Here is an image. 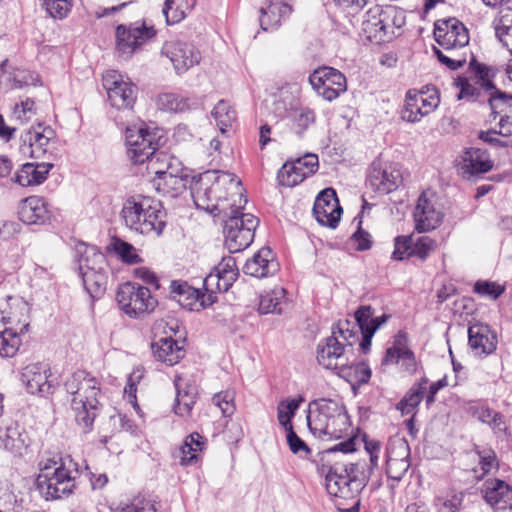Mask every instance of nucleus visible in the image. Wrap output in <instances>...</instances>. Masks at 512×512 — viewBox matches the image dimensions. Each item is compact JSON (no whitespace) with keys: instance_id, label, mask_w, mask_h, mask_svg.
<instances>
[{"instance_id":"obj_45","label":"nucleus","mask_w":512,"mask_h":512,"mask_svg":"<svg viewBox=\"0 0 512 512\" xmlns=\"http://www.w3.org/2000/svg\"><path fill=\"white\" fill-rule=\"evenodd\" d=\"M197 101L174 93H164L158 97V106L161 110L170 112H184L194 108Z\"/></svg>"},{"instance_id":"obj_41","label":"nucleus","mask_w":512,"mask_h":512,"mask_svg":"<svg viewBox=\"0 0 512 512\" xmlns=\"http://www.w3.org/2000/svg\"><path fill=\"white\" fill-rule=\"evenodd\" d=\"M0 441L5 450L15 455H22L28 447L26 434L21 432L16 425L8 426L4 431H1Z\"/></svg>"},{"instance_id":"obj_42","label":"nucleus","mask_w":512,"mask_h":512,"mask_svg":"<svg viewBox=\"0 0 512 512\" xmlns=\"http://www.w3.org/2000/svg\"><path fill=\"white\" fill-rule=\"evenodd\" d=\"M196 0H165L162 13L166 23L173 25L181 22L193 9Z\"/></svg>"},{"instance_id":"obj_58","label":"nucleus","mask_w":512,"mask_h":512,"mask_svg":"<svg viewBox=\"0 0 512 512\" xmlns=\"http://www.w3.org/2000/svg\"><path fill=\"white\" fill-rule=\"evenodd\" d=\"M355 326L348 320L339 321L332 331L336 332V336L347 348H352L353 344L358 340Z\"/></svg>"},{"instance_id":"obj_12","label":"nucleus","mask_w":512,"mask_h":512,"mask_svg":"<svg viewBox=\"0 0 512 512\" xmlns=\"http://www.w3.org/2000/svg\"><path fill=\"white\" fill-rule=\"evenodd\" d=\"M396 10L393 7L383 8L375 5L365 13L362 21V32L370 41H385L394 34Z\"/></svg>"},{"instance_id":"obj_47","label":"nucleus","mask_w":512,"mask_h":512,"mask_svg":"<svg viewBox=\"0 0 512 512\" xmlns=\"http://www.w3.org/2000/svg\"><path fill=\"white\" fill-rule=\"evenodd\" d=\"M428 380L423 378L418 385H414L407 395L397 404V409L403 415L414 414L415 408L419 405L426 390Z\"/></svg>"},{"instance_id":"obj_61","label":"nucleus","mask_w":512,"mask_h":512,"mask_svg":"<svg viewBox=\"0 0 512 512\" xmlns=\"http://www.w3.org/2000/svg\"><path fill=\"white\" fill-rule=\"evenodd\" d=\"M505 288L504 286L490 281H477L474 285V292L483 297H488L490 299H497L500 297Z\"/></svg>"},{"instance_id":"obj_40","label":"nucleus","mask_w":512,"mask_h":512,"mask_svg":"<svg viewBox=\"0 0 512 512\" xmlns=\"http://www.w3.org/2000/svg\"><path fill=\"white\" fill-rule=\"evenodd\" d=\"M286 305V290L282 287H275L260 295L258 310L261 314H281Z\"/></svg>"},{"instance_id":"obj_62","label":"nucleus","mask_w":512,"mask_h":512,"mask_svg":"<svg viewBox=\"0 0 512 512\" xmlns=\"http://www.w3.org/2000/svg\"><path fill=\"white\" fill-rule=\"evenodd\" d=\"M435 246V241L428 236H421L418 237L416 240L413 239V256L425 260L430 255V253L435 249Z\"/></svg>"},{"instance_id":"obj_26","label":"nucleus","mask_w":512,"mask_h":512,"mask_svg":"<svg viewBox=\"0 0 512 512\" xmlns=\"http://www.w3.org/2000/svg\"><path fill=\"white\" fill-rule=\"evenodd\" d=\"M49 375L50 369L47 364L31 363L22 369L21 381L29 393L45 396L52 393Z\"/></svg>"},{"instance_id":"obj_50","label":"nucleus","mask_w":512,"mask_h":512,"mask_svg":"<svg viewBox=\"0 0 512 512\" xmlns=\"http://www.w3.org/2000/svg\"><path fill=\"white\" fill-rule=\"evenodd\" d=\"M211 114L214 120L216 121V124L221 134H224L236 120L235 110L231 107V105L228 102L224 100H220L215 105Z\"/></svg>"},{"instance_id":"obj_30","label":"nucleus","mask_w":512,"mask_h":512,"mask_svg":"<svg viewBox=\"0 0 512 512\" xmlns=\"http://www.w3.org/2000/svg\"><path fill=\"white\" fill-rule=\"evenodd\" d=\"M493 164L486 150L480 148H468L465 150L459 171L464 178L486 173L491 170Z\"/></svg>"},{"instance_id":"obj_5","label":"nucleus","mask_w":512,"mask_h":512,"mask_svg":"<svg viewBox=\"0 0 512 512\" xmlns=\"http://www.w3.org/2000/svg\"><path fill=\"white\" fill-rule=\"evenodd\" d=\"M73 257L87 293L93 299L103 296L108 283L105 255L96 246L79 242L75 245Z\"/></svg>"},{"instance_id":"obj_21","label":"nucleus","mask_w":512,"mask_h":512,"mask_svg":"<svg viewBox=\"0 0 512 512\" xmlns=\"http://www.w3.org/2000/svg\"><path fill=\"white\" fill-rule=\"evenodd\" d=\"M402 182V175L396 165L373 162L368 174L367 184L371 189L388 194L398 188Z\"/></svg>"},{"instance_id":"obj_34","label":"nucleus","mask_w":512,"mask_h":512,"mask_svg":"<svg viewBox=\"0 0 512 512\" xmlns=\"http://www.w3.org/2000/svg\"><path fill=\"white\" fill-rule=\"evenodd\" d=\"M278 270V263L274 260L270 248L260 249L251 259H248L243 266V272L256 278H263L273 275Z\"/></svg>"},{"instance_id":"obj_22","label":"nucleus","mask_w":512,"mask_h":512,"mask_svg":"<svg viewBox=\"0 0 512 512\" xmlns=\"http://www.w3.org/2000/svg\"><path fill=\"white\" fill-rule=\"evenodd\" d=\"M238 274L235 258L223 257L214 271L203 279V288L206 292H226L236 281Z\"/></svg>"},{"instance_id":"obj_17","label":"nucleus","mask_w":512,"mask_h":512,"mask_svg":"<svg viewBox=\"0 0 512 512\" xmlns=\"http://www.w3.org/2000/svg\"><path fill=\"white\" fill-rule=\"evenodd\" d=\"M434 36L437 43L447 51L465 47L469 43L467 28L455 18L436 22Z\"/></svg>"},{"instance_id":"obj_18","label":"nucleus","mask_w":512,"mask_h":512,"mask_svg":"<svg viewBox=\"0 0 512 512\" xmlns=\"http://www.w3.org/2000/svg\"><path fill=\"white\" fill-rule=\"evenodd\" d=\"M55 131L48 125L38 123L21 134V149L32 158H42L49 150Z\"/></svg>"},{"instance_id":"obj_36","label":"nucleus","mask_w":512,"mask_h":512,"mask_svg":"<svg viewBox=\"0 0 512 512\" xmlns=\"http://www.w3.org/2000/svg\"><path fill=\"white\" fill-rule=\"evenodd\" d=\"M490 108L494 118L500 116L498 134L504 137L512 135V95L499 94L490 99Z\"/></svg>"},{"instance_id":"obj_64","label":"nucleus","mask_w":512,"mask_h":512,"mask_svg":"<svg viewBox=\"0 0 512 512\" xmlns=\"http://www.w3.org/2000/svg\"><path fill=\"white\" fill-rule=\"evenodd\" d=\"M114 512H157L156 503L150 499H135L130 504Z\"/></svg>"},{"instance_id":"obj_38","label":"nucleus","mask_w":512,"mask_h":512,"mask_svg":"<svg viewBox=\"0 0 512 512\" xmlns=\"http://www.w3.org/2000/svg\"><path fill=\"white\" fill-rule=\"evenodd\" d=\"M470 72L476 78V85H478L484 93L487 94L488 102L492 97H496L499 94H506L500 91L492 82V78L495 75V70L492 67L478 63L474 58L469 63Z\"/></svg>"},{"instance_id":"obj_52","label":"nucleus","mask_w":512,"mask_h":512,"mask_svg":"<svg viewBox=\"0 0 512 512\" xmlns=\"http://www.w3.org/2000/svg\"><path fill=\"white\" fill-rule=\"evenodd\" d=\"M303 401V397L299 396L298 398L287 399L279 403L277 408V418L279 423L286 430H289V426H292L291 420Z\"/></svg>"},{"instance_id":"obj_14","label":"nucleus","mask_w":512,"mask_h":512,"mask_svg":"<svg viewBox=\"0 0 512 512\" xmlns=\"http://www.w3.org/2000/svg\"><path fill=\"white\" fill-rule=\"evenodd\" d=\"M313 89L325 100L333 101L347 90L346 77L332 67H319L309 76Z\"/></svg>"},{"instance_id":"obj_16","label":"nucleus","mask_w":512,"mask_h":512,"mask_svg":"<svg viewBox=\"0 0 512 512\" xmlns=\"http://www.w3.org/2000/svg\"><path fill=\"white\" fill-rule=\"evenodd\" d=\"M415 229L418 232H428L436 229L443 220V212L437 206L436 196L430 191H424L419 196L414 209Z\"/></svg>"},{"instance_id":"obj_9","label":"nucleus","mask_w":512,"mask_h":512,"mask_svg":"<svg viewBox=\"0 0 512 512\" xmlns=\"http://www.w3.org/2000/svg\"><path fill=\"white\" fill-rule=\"evenodd\" d=\"M162 135L160 130L142 126L127 127L125 130V142L127 157L134 164H142L149 160L160 146Z\"/></svg>"},{"instance_id":"obj_6","label":"nucleus","mask_w":512,"mask_h":512,"mask_svg":"<svg viewBox=\"0 0 512 512\" xmlns=\"http://www.w3.org/2000/svg\"><path fill=\"white\" fill-rule=\"evenodd\" d=\"M307 423L313 435L323 438H341L349 428V418L343 405L331 399L309 403Z\"/></svg>"},{"instance_id":"obj_27","label":"nucleus","mask_w":512,"mask_h":512,"mask_svg":"<svg viewBox=\"0 0 512 512\" xmlns=\"http://www.w3.org/2000/svg\"><path fill=\"white\" fill-rule=\"evenodd\" d=\"M497 335L483 323H473L468 328V344L477 356H488L497 348Z\"/></svg>"},{"instance_id":"obj_32","label":"nucleus","mask_w":512,"mask_h":512,"mask_svg":"<svg viewBox=\"0 0 512 512\" xmlns=\"http://www.w3.org/2000/svg\"><path fill=\"white\" fill-rule=\"evenodd\" d=\"M18 214L20 220L29 225L45 223L51 216L47 202L39 196H30L23 200Z\"/></svg>"},{"instance_id":"obj_25","label":"nucleus","mask_w":512,"mask_h":512,"mask_svg":"<svg viewBox=\"0 0 512 512\" xmlns=\"http://www.w3.org/2000/svg\"><path fill=\"white\" fill-rule=\"evenodd\" d=\"M1 316L2 323L17 329L19 335L28 332L30 306L23 298L9 296L6 307L1 309Z\"/></svg>"},{"instance_id":"obj_39","label":"nucleus","mask_w":512,"mask_h":512,"mask_svg":"<svg viewBox=\"0 0 512 512\" xmlns=\"http://www.w3.org/2000/svg\"><path fill=\"white\" fill-rule=\"evenodd\" d=\"M153 349L155 357L170 366L177 364L185 353L183 346H180L176 340L167 337L159 339L153 345Z\"/></svg>"},{"instance_id":"obj_23","label":"nucleus","mask_w":512,"mask_h":512,"mask_svg":"<svg viewBox=\"0 0 512 512\" xmlns=\"http://www.w3.org/2000/svg\"><path fill=\"white\" fill-rule=\"evenodd\" d=\"M342 209L332 188H326L316 197L313 214L317 222L323 226L335 228L340 220Z\"/></svg>"},{"instance_id":"obj_48","label":"nucleus","mask_w":512,"mask_h":512,"mask_svg":"<svg viewBox=\"0 0 512 512\" xmlns=\"http://www.w3.org/2000/svg\"><path fill=\"white\" fill-rule=\"evenodd\" d=\"M154 173L157 176L156 184L158 190H163L167 193H178L185 186L182 176L176 175L170 166L166 170H155Z\"/></svg>"},{"instance_id":"obj_11","label":"nucleus","mask_w":512,"mask_h":512,"mask_svg":"<svg viewBox=\"0 0 512 512\" xmlns=\"http://www.w3.org/2000/svg\"><path fill=\"white\" fill-rule=\"evenodd\" d=\"M439 103L440 97L435 87H426L421 91L409 90L405 96L401 117L407 122H419L432 113Z\"/></svg>"},{"instance_id":"obj_49","label":"nucleus","mask_w":512,"mask_h":512,"mask_svg":"<svg viewBox=\"0 0 512 512\" xmlns=\"http://www.w3.org/2000/svg\"><path fill=\"white\" fill-rule=\"evenodd\" d=\"M21 343L18 330L13 327H7L4 331L0 332V357L9 358L15 356Z\"/></svg>"},{"instance_id":"obj_13","label":"nucleus","mask_w":512,"mask_h":512,"mask_svg":"<svg viewBox=\"0 0 512 512\" xmlns=\"http://www.w3.org/2000/svg\"><path fill=\"white\" fill-rule=\"evenodd\" d=\"M354 356L353 348H347L332 331V335L317 346V361L320 366L333 371L336 375Z\"/></svg>"},{"instance_id":"obj_28","label":"nucleus","mask_w":512,"mask_h":512,"mask_svg":"<svg viewBox=\"0 0 512 512\" xmlns=\"http://www.w3.org/2000/svg\"><path fill=\"white\" fill-rule=\"evenodd\" d=\"M174 384L176 388L174 411L181 417L189 416L198 394L196 381L185 375H178L175 377Z\"/></svg>"},{"instance_id":"obj_55","label":"nucleus","mask_w":512,"mask_h":512,"mask_svg":"<svg viewBox=\"0 0 512 512\" xmlns=\"http://www.w3.org/2000/svg\"><path fill=\"white\" fill-rule=\"evenodd\" d=\"M38 114V106L31 98L20 99L13 108V117L21 123L31 121Z\"/></svg>"},{"instance_id":"obj_8","label":"nucleus","mask_w":512,"mask_h":512,"mask_svg":"<svg viewBox=\"0 0 512 512\" xmlns=\"http://www.w3.org/2000/svg\"><path fill=\"white\" fill-rule=\"evenodd\" d=\"M116 300L119 308L131 318H141L151 313L158 303L147 287L132 282L118 287Z\"/></svg>"},{"instance_id":"obj_19","label":"nucleus","mask_w":512,"mask_h":512,"mask_svg":"<svg viewBox=\"0 0 512 512\" xmlns=\"http://www.w3.org/2000/svg\"><path fill=\"white\" fill-rule=\"evenodd\" d=\"M171 293L173 298L185 309L200 311L216 300L215 292L204 294L201 289L190 286L187 282L172 281Z\"/></svg>"},{"instance_id":"obj_2","label":"nucleus","mask_w":512,"mask_h":512,"mask_svg":"<svg viewBox=\"0 0 512 512\" xmlns=\"http://www.w3.org/2000/svg\"><path fill=\"white\" fill-rule=\"evenodd\" d=\"M66 391L72 396L75 420L84 432L91 431L100 410V382L90 373L78 370L66 378Z\"/></svg>"},{"instance_id":"obj_3","label":"nucleus","mask_w":512,"mask_h":512,"mask_svg":"<svg viewBox=\"0 0 512 512\" xmlns=\"http://www.w3.org/2000/svg\"><path fill=\"white\" fill-rule=\"evenodd\" d=\"M39 471L37 486L47 500L72 494L81 474L79 464L71 456L42 460Z\"/></svg>"},{"instance_id":"obj_15","label":"nucleus","mask_w":512,"mask_h":512,"mask_svg":"<svg viewBox=\"0 0 512 512\" xmlns=\"http://www.w3.org/2000/svg\"><path fill=\"white\" fill-rule=\"evenodd\" d=\"M103 86L113 107L126 109L133 106L136 99V87L128 77L115 70L108 71L103 76Z\"/></svg>"},{"instance_id":"obj_37","label":"nucleus","mask_w":512,"mask_h":512,"mask_svg":"<svg viewBox=\"0 0 512 512\" xmlns=\"http://www.w3.org/2000/svg\"><path fill=\"white\" fill-rule=\"evenodd\" d=\"M50 163H25L16 171L14 181L22 187L39 185L44 182L50 169Z\"/></svg>"},{"instance_id":"obj_24","label":"nucleus","mask_w":512,"mask_h":512,"mask_svg":"<svg viewBox=\"0 0 512 512\" xmlns=\"http://www.w3.org/2000/svg\"><path fill=\"white\" fill-rule=\"evenodd\" d=\"M383 365L398 364L400 369L408 374L417 371V361L414 353L407 346V335L399 332L393 341V345L386 350Z\"/></svg>"},{"instance_id":"obj_57","label":"nucleus","mask_w":512,"mask_h":512,"mask_svg":"<svg viewBox=\"0 0 512 512\" xmlns=\"http://www.w3.org/2000/svg\"><path fill=\"white\" fill-rule=\"evenodd\" d=\"M413 236L412 235H400L394 239V250L391 258L393 260L402 261L406 258L413 256Z\"/></svg>"},{"instance_id":"obj_56","label":"nucleus","mask_w":512,"mask_h":512,"mask_svg":"<svg viewBox=\"0 0 512 512\" xmlns=\"http://www.w3.org/2000/svg\"><path fill=\"white\" fill-rule=\"evenodd\" d=\"M410 447L404 439L389 441L386 449V460L409 461Z\"/></svg>"},{"instance_id":"obj_33","label":"nucleus","mask_w":512,"mask_h":512,"mask_svg":"<svg viewBox=\"0 0 512 512\" xmlns=\"http://www.w3.org/2000/svg\"><path fill=\"white\" fill-rule=\"evenodd\" d=\"M291 12V6L282 0L266 1L260 9V26L264 31L275 30Z\"/></svg>"},{"instance_id":"obj_44","label":"nucleus","mask_w":512,"mask_h":512,"mask_svg":"<svg viewBox=\"0 0 512 512\" xmlns=\"http://www.w3.org/2000/svg\"><path fill=\"white\" fill-rule=\"evenodd\" d=\"M288 117L292 123V130L302 136L304 132L315 123V112L306 106L291 108Z\"/></svg>"},{"instance_id":"obj_46","label":"nucleus","mask_w":512,"mask_h":512,"mask_svg":"<svg viewBox=\"0 0 512 512\" xmlns=\"http://www.w3.org/2000/svg\"><path fill=\"white\" fill-rule=\"evenodd\" d=\"M389 316L383 314L379 317H374V310L371 306H360L355 312V320L361 332H367L375 327V332L381 325L386 323Z\"/></svg>"},{"instance_id":"obj_54","label":"nucleus","mask_w":512,"mask_h":512,"mask_svg":"<svg viewBox=\"0 0 512 512\" xmlns=\"http://www.w3.org/2000/svg\"><path fill=\"white\" fill-rule=\"evenodd\" d=\"M111 247L123 262L128 264L141 262V258L132 244L120 238H113L111 241Z\"/></svg>"},{"instance_id":"obj_59","label":"nucleus","mask_w":512,"mask_h":512,"mask_svg":"<svg viewBox=\"0 0 512 512\" xmlns=\"http://www.w3.org/2000/svg\"><path fill=\"white\" fill-rule=\"evenodd\" d=\"M464 498V494L462 492L459 493H450L445 497H439L436 500V505L438 507L439 512H459L460 507L462 505Z\"/></svg>"},{"instance_id":"obj_20","label":"nucleus","mask_w":512,"mask_h":512,"mask_svg":"<svg viewBox=\"0 0 512 512\" xmlns=\"http://www.w3.org/2000/svg\"><path fill=\"white\" fill-rule=\"evenodd\" d=\"M162 54L170 59L177 74L185 73L201 59V54L194 45L178 40L165 42Z\"/></svg>"},{"instance_id":"obj_63","label":"nucleus","mask_w":512,"mask_h":512,"mask_svg":"<svg viewBox=\"0 0 512 512\" xmlns=\"http://www.w3.org/2000/svg\"><path fill=\"white\" fill-rule=\"evenodd\" d=\"M212 401L220 408L224 416H231L235 411L234 392L232 391L217 393L213 396Z\"/></svg>"},{"instance_id":"obj_7","label":"nucleus","mask_w":512,"mask_h":512,"mask_svg":"<svg viewBox=\"0 0 512 512\" xmlns=\"http://www.w3.org/2000/svg\"><path fill=\"white\" fill-rule=\"evenodd\" d=\"M242 208L232 205L224 224L225 245L230 253L240 252L251 245L259 220L250 213H242Z\"/></svg>"},{"instance_id":"obj_31","label":"nucleus","mask_w":512,"mask_h":512,"mask_svg":"<svg viewBox=\"0 0 512 512\" xmlns=\"http://www.w3.org/2000/svg\"><path fill=\"white\" fill-rule=\"evenodd\" d=\"M484 499L496 511L512 510V487L503 480L485 482Z\"/></svg>"},{"instance_id":"obj_43","label":"nucleus","mask_w":512,"mask_h":512,"mask_svg":"<svg viewBox=\"0 0 512 512\" xmlns=\"http://www.w3.org/2000/svg\"><path fill=\"white\" fill-rule=\"evenodd\" d=\"M338 376L351 385H361L369 381L371 377L370 368L364 363H357L352 356L344 368L338 372Z\"/></svg>"},{"instance_id":"obj_1","label":"nucleus","mask_w":512,"mask_h":512,"mask_svg":"<svg viewBox=\"0 0 512 512\" xmlns=\"http://www.w3.org/2000/svg\"><path fill=\"white\" fill-rule=\"evenodd\" d=\"M191 195L197 208L214 215L228 214L230 206L243 208L247 203L241 181L225 171L208 170L200 174L191 185Z\"/></svg>"},{"instance_id":"obj_4","label":"nucleus","mask_w":512,"mask_h":512,"mask_svg":"<svg viewBox=\"0 0 512 512\" xmlns=\"http://www.w3.org/2000/svg\"><path fill=\"white\" fill-rule=\"evenodd\" d=\"M125 225L132 231L160 236L166 227V212L159 201L148 197H131L121 211Z\"/></svg>"},{"instance_id":"obj_29","label":"nucleus","mask_w":512,"mask_h":512,"mask_svg":"<svg viewBox=\"0 0 512 512\" xmlns=\"http://www.w3.org/2000/svg\"><path fill=\"white\" fill-rule=\"evenodd\" d=\"M351 479L347 472H344L343 466L335 465L330 467L325 476V486L327 492L334 497H339L345 500H356V506L359 501L354 493Z\"/></svg>"},{"instance_id":"obj_53","label":"nucleus","mask_w":512,"mask_h":512,"mask_svg":"<svg viewBox=\"0 0 512 512\" xmlns=\"http://www.w3.org/2000/svg\"><path fill=\"white\" fill-rule=\"evenodd\" d=\"M203 437L198 433H192L186 437L184 444L181 447V452L183 454L181 458L182 465L191 464L197 456V452L202 450L203 446Z\"/></svg>"},{"instance_id":"obj_10","label":"nucleus","mask_w":512,"mask_h":512,"mask_svg":"<svg viewBox=\"0 0 512 512\" xmlns=\"http://www.w3.org/2000/svg\"><path fill=\"white\" fill-rule=\"evenodd\" d=\"M157 31L146 21H137L129 25H118L116 28V50L124 58H129L156 37Z\"/></svg>"},{"instance_id":"obj_60","label":"nucleus","mask_w":512,"mask_h":512,"mask_svg":"<svg viewBox=\"0 0 512 512\" xmlns=\"http://www.w3.org/2000/svg\"><path fill=\"white\" fill-rule=\"evenodd\" d=\"M43 5L54 19L65 18L72 8L70 0H43Z\"/></svg>"},{"instance_id":"obj_35","label":"nucleus","mask_w":512,"mask_h":512,"mask_svg":"<svg viewBox=\"0 0 512 512\" xmlns=\"http://www.w3.org/2000/svg\"><path fill=\"white\" fill-rule=\"evenodd\" d=\"M343 467L344 472H347L351 479V484L357 498L368 484L374 471L378 468L377 457L373 456L371 462L363 459L355 463H350L349 465H344Z\"/></svg>"},{"instance_id":"obj_51","label":"nucleus","mask_w":512,"mask_h":512,"mask_svg":"<svg viewBox=\"0 0 512 512\" xmlns=\"http://www.w3.org/2000/svg\"><path fill=\"white\" fill-rule=\"evenodd\" d=\"M278 181L281 185L293 187L301 183L305 178V172L295 163L286 162L278 172Z\"/></svg>"}]
</instances>
